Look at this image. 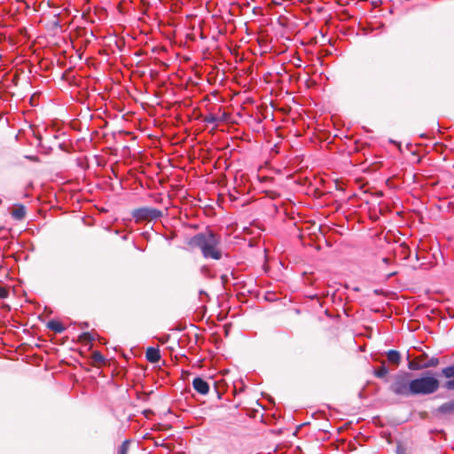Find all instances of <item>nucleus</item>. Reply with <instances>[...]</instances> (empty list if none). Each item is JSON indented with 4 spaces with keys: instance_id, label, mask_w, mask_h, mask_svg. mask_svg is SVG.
Returning a JSON list of instances; mask_svg holds the SVG:
<instances>
[{
    "instance_id": "7ed1b4c3",
    "label": "nucleus",
    "mask_w": 454,
    "mask_h": 454,
    "mask_svg": "<svg viewBox=\"0 0 454 454\" xmlns=\"http://www.w3.org/2000/svg\"><path fill=\"white\" fill-rule=\"evenodd\" d=\"M389 390L396 395H411L410 373L400 372L395 375L393 382L389 386Z\"/></svg>"
},
{
    "instance_id": "dca6fc26",
    "label": "nucleus",
    "mask_w": 454,
    "mask_h": 454,
    "mask_svg": "<svg viewBox=\"0 0 454 454\" xmlns=\"http://www.w3.org/2000/svg\"><path fill=\"white\" fill-rule=\"evenodd\" d=\"M422 363L410 362L408 364V368L412 371L421 370Z\"/></svg>"
},
{
    "instance_id": "39448f33",
    "label": "nucleus",
    "mask_w": 454,
    "mask_h": 454,
    "mask_svg": "<svg viewBox=\"0 0 454 454\" xmlns=\"http://www.w3.org/2000/svg\"><path fill=\"white\" fill-rule=\"evenodd\" d=\"M192 387L200 395H207L209 391L208 383L200 377L193 379Z\"/></svg>"
},
{
    "instance_id": "2eb2a0df",
    "label": "nucleus",
    "mask_w": 454,
    "mask_h": 454,
    "mask_svg": "<svg viewBox=\"0 0 454 454\" xmlns=\"http://www.w3.org/2000/svg\"><path fill=\"white\" fill-rule=\"evenodd\" d=\"M129 444L130 442L129 440H125L119 447L118 454H127L129 448Z\"/></svg>"
},
{
    "instance_id": "4468645a",
    "label": "nucleus",
    "mask_w": 454,
    "mask_h": 454,
    "mask_svg": "<svg viewBox=\"0 0 454 454\" xmlns=\"http://www.w3.org/2000/svg\"><path fill=\"white\" fill-rule=\"evenodd\" d=\"M442 374L448 379L454 378V364L443 368Z\"/></svg>"
},
{
    "instance_id": "f257e3e1",
    "label": "nucleus",
    "mask_w": 454,
    "mask_h": 454,
    "mask_svg": "<svg viewBox=\"0 0 454 454\" xmlns=\"http://www.w3.org/2000/svg\"><path fill=\"white\" fill-rule=\"evenodd\" d=\"M188 244L192 248H199L206 259L220 260L223 257L221 237L211 231L194 235Z\"/></svg>"
},
{
    "instance_id": "9d476101",
    "label": "nucleus",
    "mask_w": 454,
    "mask_h": 454,
    "mask_svg": "<svg viewBox=\"0 0 454 454\" xmlns=\"http://www.w3.org/2000/svg\"><path fill=\"white\" fill-rule=\"evenodd\" d=\"M48 328L54 331L55 333H62L65 330L63 325L57 320H51L47 325Z\"/></svg>"
},
{
    "instance_id": "f8f14e48",
    "label": "nucleus",
    "mask_w": 454,
    "mask_h": 454,
    "mask_svg": "<svg viewBox=\"0 0 454 454\" xmlns=\"http://www.w3.org/2000/svg\"><path fill=\"white\" fill-rule=\"evenodd\" d=\"M219 121H220L219 118L213 114L206 115L203 119L204 122L208 123V124H214L215 127H217Z\"/></svg>"
},
{
    "instance_id": "aec40b11",
    "label": "nucleus",
    "mask_w": 454,
    "mask_h": 454,
    "mask_svg": "<svg viewBox=\"0 0 454 454\" xmlns=\"http://www.w3.org/2000/svg\"><path fill=\"white\" fill-rule=\"evenodd\" d=\"M382 261H383L385 263H388L389 259H388V258H387V257H385V258H383V259H382Z\"/></svg>"
},
{
    "instance_id": "f3484780",
    "label": "nucleus",
    "mask_w": 454,
    "mask_h": 454,
    "mask_svg": "<svg viewBox=\"0 0 454 454\" xmlns=\"http://www.w3.org/2000/svg\"><path fill=\"white\" fill-rule=\"evenodd\" d=\"M9 295V290L4 286H0V299H5Z\"/></svg>"
},
{
    "instance_id": "412c9836",
    "label": "nucleus",
    "mask_w": 454,
    "mask_h": 454,
    "mask_svg": "<svg viewBox=\"0 0 454 454\" xmlns=\"http://www.w3.org/2000/svg\"><path fill=\"white\" fill-rule=\"evenodd\" d=\"M395 274V272H392L389 274V276H394Z\"/></svg>"
},
{
    "instance_id": "1a4fd4ad",
    "label": "nucleus",
    "mask_w": 454,
    "mask_h": 454,
    "mask_svg": "<svg viewBox=\"0 0 454 454\" xmlns=\"http://www.w3.org/2000/svg\"><path fill=\"white\" fill-rule=\"evenodd\" d=\"M11 215L13 219L20 221L26 216V207L23 205H18Z\"/></svg>"
},
{
    "instance_id": "423d86ee",
    "label": "nucleus",
    "mask_w": 454,
    "mask_h": 454,
    "mask_svg": "<svg viewBox=\"0 0 454 454\" xmlns=\"http://www.w3.org/2000/svg\"><path fill=\"white\" fill-rule=\"evenodd\" d=\"M145 357L150 363H158L160 359V349L153 347L148 348L145 352Z\"/></svg>"
},
{
    "instance_id": "6e6552de",
    "label": "nucleus",
    "mask_w": 454,
    "mask_h": 454,
    "mask_svg": "<svg viewBox=\"0 0 454 454\" xmlns=\"http://www.w3.org/2000/svg\"><path fill=\"white\" fill-rule=\"evenodd\" d=\"M387 361L390 364H393L394 365L397 366L399 365L401 362V355L397 350H388L387 353Z\"/></svg>"
},
{
    "instance_id": "9b49d317",
    "label": "nucleus",
    "mask_w": 454,
    "mask_h": 454,
    "mask_svg": "<svg viewBox=\"0 0 454 454\" xmlns=\"http://www.w3.org/2000/svg\"><path fill=\"white\" fill-rule=\"evenodd\" d=\"M388 372H389L388 368L385 365V363H382V364L378 369L375 370L374 375L377 378L383 379V378L387 377Z\"/></svg>"
},
{
    "instance_id": "a211bd4d",
    "label": "nucleus",
    "mask_w": 454,
    "mask_h": 454,
    "mask_svg": "<svg viewBox=\"0 0 454 454\" xmlns=\"http://www.w3.org/2000/svg\"><path fill=\"white\" fill-rule=\"evenodd\" d=\"M93 359L96 362L102 363L104 362L105 358L99 352H94L93 353Z\"/></svg>"
},
{
    "instance_id": "6ab92c4d",
    "label": "nucleus",
    "mask_w": 454,
    "mask_h": 454,
    "mask_svg": "<svg viewBox=\"0 0 454 454\" xmlns=\"http://www.w3.org/2000/svg\"><path fill=\"white\" fill-rule=\"evenodd\" d=\"M444 387L449 390H454V379L446 381Z\"/></svg>"
},
{
    "instance_id": "f03ea898",
    "label": "nucleus",
    "mask_w": 454,
    "mask_h": 454,
    "mask_svg": "<svg viewBox=\"0 0 454 454\" xmlns=\"http://www.w3.org/2000/svg\"><path fill=\"white\" fill-rule=\"evenodd\" d=\"M439 387V380L427 372L424 376L411 380V395H431L435 393Z\"/></svg>"
},
{
    "instance_id": "0eeeda50",
    "label": "nucleus",
    "mask_w": 454,
    "mask_h": 454,
    "mask_svg": "<svg viewBox=\"0 0 454 454\" xmlns=\"http://www.w3.org/2000/svg\"><path fill=\"white\" fill-rule=\"evenodd\" d=\"M437 411L442 414H453L454 413V399L440 405L437 409Z\"/></svg>"
},
{
    "instance_id": "ddd939ff",
    "label": "nucleus",
    "mask_w": 454,
    "mask_h": 454,
    "mask_svg": "<svg viewBox=\"0 0 454 454\" xmlns=\"http://www.w3.org/2000/svg\"><path fill=\"white\" fill-rule=\"evenodd\" d=\"M439 364V359L436 358V357H431L430 359H428L427 361L422 363V369H427V368H430V367H435L437 366Z\"/></svg>"
},
{
    "instance_id": "20e7f679",
    "label": "nucleus",
    "mask_w": 454,
    "mask_h": 454,
    "mask_svg": "<svg viewBox=\"0 0 454 454\" xmlns=\"http://www.w3.org/2000/svg\"><path fill=\"white\" fill-rule=\"evenodd\" d=\"M162 215V212L153 207H140L137 208L132 212V216L137 222L145 220L158 219Z\"/></svg>"
}]
</instances>
